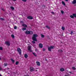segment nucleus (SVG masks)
<instances>
[{"label":"nucleus","instance_id":"1","mask_svg":"<svg viewBox=\"0 0 76 76\" xmlns=\"http://www.w3.org/2000/svg\"><path fill=\"white\" fill-rule=\"evenodd\" d=\"M38 36L36 34H34L32 37V39L33 41L32 42L33 44H35V41H37V37H38Z\"/></svg>","mask_w":76,"mask_h":76},{"label":"nucleus","instance_id":"2","mask_svg":"<svg viewBox=\"0 0 76 76\" xmlns=\"http://www.w3.org/2000/svg\"><path fill=\"white\" fill-rule=\"evenodd\" d=\"M25 33L27 35H29L30 34L32 35V34H33V31L27 30L26 31Z\"/></svg>","mask_w":76,"mask_h":76},{"label":"nucleus","instance_id":"3","mask_svg":"<svg viewBox=\"0 0 76 76\" xmlns=\"http://www.w3.org/2000/svg\"><path fill=\"white\" fill-rule=\"evenodd\" d=\"M17 51L18 53L20 55L22 54V50L20 48H17Z\"/></svg>","mask_w":76,"mask_h":76},{"label":"nucleus","instance_id":"4","mask_svg":"<svg viewBox=\"0 0 76 76\" xmlns=\"http://www.w3.org/2000/svg\"><path fill=\"white\" fill-rule=\"evenodd\" d=\"M70 17L72 19H73L74 18H76V13H73L72 15H70Z\"/></svg>","mask_w":76,"mask_h":76},{"label":"nucleus","instance_id":"5","mask_svg":"<svg viewBox=\"0 0 76 76\" xmlns=\"http://www.w3.org/2000/svg\"><path fill=\"white\" fill-rule=\"evenodd\" d=\"M54 48V46H50V47H48V50L49 51H51V49Z\"/></svg>","mask_w":76,"mask_h":76},{"label":"nucleus","instance_id":"6","mask_svg":"<svg viewBox=\"0 0 76 76\" xmlns=\"http://www.w3.org/2000/svg\"><path fill=\"white\" fill-rule=\"evenodd\" d=\"M5 44L7 45H8V46H10V42L9 41L6 42Z\"/></svg>","mask_w":76,"mask_h":76},{"label":"nucleus","instance_id":"7","mask_svg":"<svg viewBox=\"0 0 76 76\" xmlns=\"http://www.w3.org/2000/svg\"><path fill=\"white\" fill-rule=\"evenodd\" d=\"M30 71L31 72H32L34 71V69L33 67H30Z\"/></svg>","mask_w":76,"mask_h":76},{"label":"nucleus","instance_id":"8","mask_svg":"<svg viewBox=\"0 0 76 76\" xmlns=\"http://www.w3.org/2000/svg\"><path fill=\"white\" fill-rule=\"evenodd\" d=\"M39 48H42L43 47V45L41 43H39Z\"/></svg>","mask_w":76,"mask_h":76},{"label":"nucleus","instance_id":"9","mask_svg":"<svg viewBox=\"0 0 76 76\" xmlns=\"http://www.w3.org/2000/svg\"><path fill=\"white\" fill-rule=\"evenodd\" d=\"M27 19H28L30 20H31L33 19V17L31 16H28L27 17Z\"/></svg>","mask_w":76,"mask_h":76},{"label":"nucleus","instance_id":"10","mask_svg":"<svg viewBox=\"0 0 76 76\" xmlns=\"http://www.w3.org/2000/svg\"><path fill=\"white\" fill-rule=\"evenodd\" d=\"M36 63L37 66H40V65H41V64H40V62L39 61H36Z\"/></svg>","mask_w":76,"mask_h":76},{"label":"nucleus","instance_id":"11","mask_svg":"<svg viewBox=\"0 0 76 76\" xmlns=\"http://www.w3.org/2000/svg\"><path fill=\"white\" fill-rule=\"evenodd\" d=\"M31 46H28V50L30 51V52H32V50H31Z\"/></svg>","mask_w":76,"mask_h":76},{"label":"nucleus","instance_id":"12","mask_svg":"<svg viewBox=\"0 0 76 76\" xmlns=\"http://www.w3.org/2000/svg\"><path fill=\"white\" fill-rule=\"evenodd\" d=\"M28 56L27 54H24V57L26 58H28Z\"/></svg>","mask_w":76,"mask_h":76},{"label":"nucleus","instance_id":"13","mask_svg":"<svg viewBox=\"0 0 76 76\" xmlns=\"http://www.w3.org/2000/svg\"><path fill=\"white\" fill-rule=\"evenodd\" d=\"M72 4H75L76 3V0H74L72 2Z\"/></svg>","mask_w":76,"mask_h":76},{"label":"nucleus","instance_id":"14","mask_svg":"<svg viewBox=\"0 0 76 76\" xmlns=\"http://www.w3.org/2000/svg\"><path fill=\"white\" fill-rule=\"evenodd\" d=\"M60 71L61 72H63L64 71V69L63 68H61L60 69Z\"/></svg>","mask_w":76,"mask_h":76},{"label":"nucleus","instance_id":"15","mask_svg":"<svg viewBox=\"0 0 76 76\" xmlns=\"http://www.w3.org/2000/svg\"><path fill=\"white\" fill-rule=\"evenodd\" d=\"M22 26H24V27H25L26 28H27V25L25 24H23Z\"/></svg>","mask_w":76,"mask_h":76},{"label":"nucleus","instance_id":"16","mask_svg":"<svg viewBox=\"0 0 76 76\" xmlns=\"http://www.w3.org/2000/svg\"><path fill=\"white\" fill-rule=\"evenodd\" d=\"M58 52H59V53H62L63 52V50H61L59 49L58 50Z\"/></svg>","mask_w":76,"mask_h":76},{"label":"nucleus","instance_id":"17","mask_svg":"<svg viewBox=\"0 0 76 76\" xmlns=\"http://www.w3.org/2000/svg\"><path fill=\"white\" fill-rule=\"evenodd\" d=\"M62 4H63V5H64V6H65L66 5V4H65V3H64V2L62 1Z\"/></svg>","mask_w":76,"mask_h":76},{"label":"nucleus","instance_id":"18","mask_svg":"<svg viewBox=\"0 0 76 76\" xmlns=\"http://www.w3.org/2000/svg\"><path fill=\"white\" fill-rule=\"evenodd\" d=\"M11 37L13 39H14V38H15V36L14 35H13V34H12Z\"/></svg>","mask_w":76,"mask_h":76},{"label":"nucleus","instance_id":"19","mask_svg":"<svg viewBox=\"0 0 76 76\" xmlns=\"http://www.w3.org/2000/svg\"><path fill=\"white\" fill-rule=\"evenodd\" d=\"M11 9L12 10H13L14 9H15V8L14 7H10Z\"/></svg>","mask_w":76,"mask_h":76},{"label":"nucleus","instance_id":"20","mask_svg":"<svg viewBox=\"0 0 76 76\" xmlns=\"http://www.w3.org/2000/svg\"><path fill=\"white\" fill-rule=\"evenodd\" d=\"M46 27L47 28H48V29H50V27H49L48 26H46Z\"/></svg>","mask_w":76,"mask_h":76},{"label":"nucleus","instance_id":"21","mask_svg":"<svg viewBox=\"0 0 76 76\" xmlns=\"http://www.w3.org/2000/svg\"><path fill=\"white\" fill-rule=\"evenodd\" d=\"M25 30H26V28H23L22 29L23 31H25Z\"/></svg>","mask_w":76,"mask_h":76},{"label":"nucleus","instance_id":"22","mask_svg":"<svg viewBox=\"0 0 76 76\" xmlns=\"http://www.w3.org/2000/svg\"><path fill=\"white\" fill-rule=\"evenodd\" d=\"M33 55H34L35 57H37V55H36V54H35V53H33Z\"/></svg>","mask_w":76,"mask_h":76},{"label":"nucleus","instance_id":"23","mask_svg":"<svg viewBox=\"0 0 76 76\" xmlns=\"http://www.w3.org/2000/svg\"><path fill=\"white\" fill-rule=\"evenodd\" d=\"M61 29H62V30H63V31H64V29H65V28H64V27H62Z\"/></svg>","mask_w":76,"mask_h":76},{"label":"nucleus","instance_id":"24","mask_svg":"<svg viewBox=\"0 0 76 76\" xmlns=\"http://www.w3.org/2000/svg\"><path fill=\"white\" fill-rule=\"evenodd\" d=\"M70 34H71V35H72V34H74V33H73V31H71V33H70Z\"/></svg>","mask_w":76,"mask_h":76},{"label":"nucleus","instance_id":"25","mask_svg":"<svg viewBox=\"0 0 76 76\" xmlns=\"http://www.w3.org/2000/svg\"><path fill=\"white\" fill-rule=\"evenodd\" d=\"M18 64H19V62L18 61H16L15 63V64L16 65H18Z\"/></svg>","mask_w":76,"mask_h":76},{"label":"nucleus","instance_id":"26","mask_svg":"<svg viewBox=\"0 0 76 76\" xmlns=\"http://www.w3.org/2000/svg\"><path fill=\"white\" fill-rule=\"evenodd\" d=\"M72 69L73 70H76V68H75V67H72Z\"/></svg>","mask_w":76,"mask_h":76},{"label":"nucleus","instance_id":"27","mask_svg":"<svg viewBox=\"0 0 76 76\" xmlns=\"http://www.w3.org/2000/svg\"><path fill=\"white\" fill-rule=\"evenodd\" d=\"M11 61L13 63H15V60H13V59H11Z\"/></svg>","mask_w":76,"mask_h":76},{"label":"nucleus","instance_id":"28","mask_svg":"<svg viewBox=\"0 0 76 76\" xmlns=\"http://www.w3.org/2000/svg\"><path fill=\"white\" fill-rule=\"evenodd\" d=\"M42 38H44V35L41 34Z\"/></svg>","mask_w":76,"mask_h":76},{"label":"nucleus","instance_id":"29","mask_svg":"<svg viewBox=\"0 0 76 76\" xmlns=\"http://www.w3.org/2000/svg\"><path fill=\"white\" fill-rule=\"evenodd\" d=\"M0 50H3V48L1 47H0Z\"/></svg>","mask_w":76,"mask_h":76},{"label":"nucleus","instance_id":"30","mask_svg":"<svg viewBox=\"0 0 76 76\" xmlns=\"http://www.w3.org/2000/svg\"><path fill=\"white\" fill-rule=\"evenodd\" d=\"M4 66H7V63H4Z\"/></svg>","mask_w":76,"mask_h":76},{"label":"nucleus","instance_id":"31","mask_svg":"<svg viewBox=\"0 0 76 76\" xmlns=\"http://www.w3.org/2000/svg\"><path fill=\"white\" fill-rule=\"evenodd\" d=\"M14 29H17V26H15L14 27Z\"/></svg>","mask_w":76,"mask_h":76},{"label":"nucleus","instance_id":"32","mask_svg":"<svg viewBox=\"0 0 76 76\" xmlns=\"http://www.w3.org/2000/svg\"><path fill=\"white\" fill-rule=\"evenodd\" d=\"M61 13H62V14H64V11H61Z\"/></svg>","mask_w":76,"mask_h":76},{"label":"nucleus","instance_id":"33","mask_svg":"<svg viewBox=\"0 0 76 76\" xmlns=\"http://www.w3.org/2000/svg\"><path fill=\"white\" fill-rule=\"evenodd\" d=\"M23 1H24V2H26V1H27V0H22Z\"/></svg>","mask_w":76,"mask_h":76},{"label":"nucleus","instance_id":"34","mask_svg":"<svg viewBox=\"0 0 76 76\" xmlns=\"http://www.w3.org/2000/svg\"><path fill=\"white\" fill-rule=\"evenodd\" d=\"M45 51V49L44 48H43V51Z\"/></svg>","mask_w":76,"mask_h":76},{"label":"nucleus","instance_id":"35","mask_svg":"<svg viewBox=\"0 0 76 76\" xmlns=\"http://www.w3.org/2000/svg\"><path fill=\"white\" fill-rule=\"evenodd\" d=\"M42 7H45V5H42Z\"/></svg>","mask_w":76,"mask_h":76},{"label":"nucleus","instance_id":"36","mask_svg":"<svg viewBox=\"0 0 76 76\" xmlns=\"http://www.w3.org/2000/svg\"><path fill=\"white\" fill-rule=\"evenodd\" d=\"M1 20H4V19L2 18H0Z\"/></svg>","mask_w":76,"mask_h":76},{"label":"nucleus","instance_id":"37","mask_svg":"<svg viewBox=\"0 0 76 76\" xmlns=\"http://www.w3.org/2000/svg\"><path fill=\"white\" fill-rule=\"evenodd\" d=\"M20 23H24V22H23V21H21L20 22Z\"/></svg>","mask_w":76,"mask_h":76},{"label":"nucleus","instance_id":"38","mask_svg":"<svg viewBox=\"0 0 76 76\" xmlns=\"http://www.w3.org/2000/svg\"><path fill=\"white\" fill-rule=\"evenodd\" d=\"M51 13H52V14H53V15H54V12H51Z\"/></svg>","mask_w":76,"mask_h":76},{"label":"nucleus","instance_id":"39","mask_svg":"<svg viewBox=\"0 0 76 76\" xmlns=\"http://www.w3.org/2000/svg\"><path fill=\"white\" fill-rule=\"evenodd\" d=\"M2 70V68H1V67H0V70Z\"/></svg>","mask_w":76,"mask_h":76},{"label":"nucleus","instance_id":"40","mask_svg":"<svg viewBox=\"0 0 76 76\" xmlns=\"http://www.w3.org/2000/svg\"><path fill=\"white\" fill-rule=\"evenodd\" d=\"M66 1H68V0H65Z\"/></svg>","mask_w":76,"mask_h":76},{"label":"nucleus","instance_id":"41","mask_svg":"<svg viewBox=\"0 0 76 76\" xmlns=\"http://www.w3.org/2000/svg\"><path fill=\"white\" fill-rule=\"evenodd\" d=\"M0 60H1V58H0Z\"/></svg>","mask_w":76,"mask_h":76},{"label":"nucleus","instance_id":"42","mask_svg":"<svg viewBox=\"0 0 76 76\" xmlns=\"http://www.w3.org/2000/svg\"><path fill=\"white\" fill-rule=\"evenodd\" d=\"M69 73H70L71 74H72V72H69Z\"/></svg>","mask_w":76,"mask_h":76},{"label":"nucleus","instance_id":"43","mask_svg":"<svg viewBox=\"0 0 76 76\" xmlns=\"http://www.w3.org/2000/svg\"><path fill=\"white\" fill-rule=\"evenodd\" d=\"M13 1H16V0H13Z\"/></svg>","mask_w":76,"mask_h":76},{"label":"nucleus","instance_id":"44","mask_svg":"<svg viewBox=\"0 0 76 76\" xmlns=\"http://www.w3.org/2000/svg\"><path fill=\"white\" fill-rule=\"evenodd\" d=\"M71 74H73V73H72V72H71Z\"/></svg>","mask_w":76,"mask_h":76},{"label":"nucleus","instance_id":"45","mask_svg":"<svg viewBox=\"0 0 76 76\" xmlns=\"http://www.w3.org/2000/svg\"><path fill=\"white\" fill-rule=\"evenodd\" d=\"M71 74H73V73H72V72H71Z\"/></svg>","mask_w":76,"mask_h":76},{"label":"nucleus","instance_id":"46","mask_svg":"<svg viewBox=\"0 0 76 76\" xmlns=\"http://www.w3.org/2000/svg\"><path fill=\"white\" fill-rule=\"evenodd\" d=\"M8 69H9V68H8Z\"/></svg>","mask_w":76,"mask_h":76},{"label":"nucleus","instance_id":"47","mask_svg":"<svg viewBox=\"0 0 76 76\" xmlns=\"http://www.w3.org/2000/svg\"><path fill=\"white\" fill-rule=\"evenodd\" d=\"M65 76H68V75H65Z\"/></svg>","mask_w":76,"mask_h":76},{"label":"nucleus","instance_id":"48","mask_svg":"<svg viewBox=\"0 0 76 76\" xmlns=\"http://www.w3.org/2000/svg\"><path fill=\"white\" fill-rule=\"evenodd\" d=\"M46 0V1H47V0Z\"/></svg>","mask_w":76,"mask_h":76},{"label":"nucleus","instance_id":"49","mask_svg":"<svg viewBox=\"0 0 76 76\" xmlns=\"http://www.w3.org/2000/svg\"><path fill=\"white\" fill-rule=\"evenodd\" d=\"M2 10H3V9H2Z\"/></svg>","mask_w":76,"mask_h":76},{"label":"nucleus","instance_id":"50","mask_svg":"<svg viewBox=\"0 0 76 76\" xmlns=\"http://www.w3.org/2000/svg\"><path fill=\"white\" fill-rule=\"evenodd\" d=\"M28 76H29V75Z\"/></svg>","mask_w":76,"mask_h":76}]
</instances>
